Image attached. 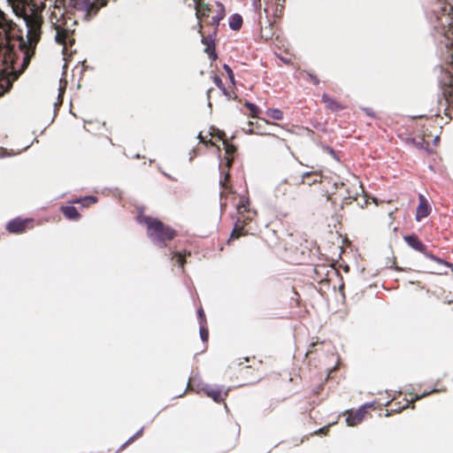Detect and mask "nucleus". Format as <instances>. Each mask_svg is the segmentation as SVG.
<instances>
[{
  "label": "nucleus",
  "mask_w": 453,
  "mask_h": 453,
  "mask_svg": "<svg viewBox=\"0 0 453 453\" xmlns=\"http://www.w3.org/2000/svg\"><path fill=\"white\" fill-rule=\"evenodd\" d=\"M47 9L49 22L55 29V40L59 44H64L67 36V29L65 28L66 20L61 2L50 1V4L34 3L30 14H25L24 21L27 27V41L21 40L19 42V49L22 54L21 68L24 70L29 64L30 58L34 54L35 47L40 39L41 27L42 23L41 12Z\"/></svg>",
  "instance_id": "nucleus-1"
},
{
  "label": "nucleus",
  "mask_w": 453,
  "mask_h": 453,
  "mask_svg": "<svg viewBox=\"0 0 453 453\" xmlns=\"http://www.w3.org/2000/svg\"><path fill=\"white\" fill-rule=\"evenodd\" d=\"M10 26L0 11V62L6 65H13L17 59L15 46L17 41L9 35Z\"/></svg>",
  "instance_id": "nucleus-2"
},
{
  "label": "nucleus",
  "mask_w": 453,
  "mask_h": 453,
  "mask_svg": "<svg viewBox=\"0 0 453 453\" xmlns=\"http://www.w3.org/2000/svg\"><path fill=\"white\" fill-rule=\"evenodd\" d=\"M144 222L148 226L147 234L151 242L159 246L165 247L166 240H172L175 236V231L165 226L160 220L146 218Z\"/></svg>",
  "instance_id": "nucleus-3"
},
{
  "label": "nucleus",
  "mask_w": 453,
  "mask_h": 453,
  "mask_svg": "<svg viewBox=\"0 0 453 453\" xmlns=\"http://www.w3.org/2000/svg\"><path fill=\"white\" fill-rule=\"evenodd\" d=\"M215 36L216 32H213L206 37L202 36L201 39V42L203 44H205L204 51L208 54L209 58L213 61L216 60L218 58L215 51Z\"/></svg>",
  "instance_id": "nucleus-4"
},
{
  "label": "nucleus",
  "mask_w": 453,
  "mask_h": 453,
  "mask_svg": "<svg viewBox=\"0 0 453 453\" xmlns=\"http://www.w3.org/2000/svg\"><path fill=\"white\" fill-rule=\"evenodd\" d=\"M29 222H31V219H22L20 218H16L9 221V223L6 226V229L10 233L19 234L26 229Z\"/></svg>",
  "instance_id": "nucleus-5"
},
{
  "label": "nucleus",
  "mask_w": 453,
  "mask_h": 453,
  "mask_svg": "<svg viewBox=\"0 0 453 453\" xmlns=\"http://www.w3.org/2000/svg\"><path fill=\"white\" fill-rule=\"evenodd\" d=\"M71 7L77 11L83 12L85 15H88L91 10L95 7L94 0H69Z\"/></svg>",
  "instance_id": "nucleus-6"
},
{
  "label": "nucleus",
  "mask_w": 453,
  "mask_h": 453,
  "mask_svg": "<svg viewBox=\"0 0 453 453\" xmlns=\"http://www.w3.org/2000/svg\"><path fill=\"white\" fill-rule=\"evenodd\" d=\"M366 413V404L362 405L355 412L349 413L346 418V423L349 426H354L359 424Z\"/></svg>",
  "instance_id": "nucleus-7"
},
{
  "label": "nucleus",
  "mask_w": 453,
  "mask_h": 453,
  "mask_svg": "<svg viewBox=\"0 0 453 453\" xmlns=\"http://www.w3.org/2000/svg\"><path fill=\"white\" fill-rule=\"evenodd\" d=\"M321 100L325 104L326 107L333 111H339L344 109L341 104L326 94L322 95Z\"/></svg>",
  "instance_id": "nucleus-8"
},
{
  "label": "nucleus",
  "mask_w": 453,
  "mask_h": 453,
  "mask_svg": "<svg viewBox=\"0 0 453 453\" xmlns=\"http://www.w3.org/2000/svg\"><path fill=\"white\" fill-rule=\"evenodd\" d=\"M403 239L406 242V243L415 250L424 252V250H426L425 245L414 234L404 236Z\"/></svg>",
  "instance_id": "nucleus-9"
},
{
  "label": "nucleus",
  "mask_w": 453,
  "mask_h": 453,
  "mask_svg": "<svg viewBox=\"0 0 453 453\" xmlns=\"http://www.w3.org/2000/svg\"><path fill=\"white\" fill-rule=\"evenodd\" d=\"M419 204L417 208L416 212V219L419 220L420 219L426 218L430 213V209L426 203V200L422 195H419Z\"/></svg>",
  "instance_id": "nucleus-10"
},
{
  "label": "nucleus",
  "mask_w": 453,
  "mask_h": 453,
  "mask_svg": "<svg viewBox=\"0 0 453 453\" xmlns=\"http://www.w3.org/2000/svg\"><path fill=\"white\" fill-rule=\"evenodd\" d=\"M204 392L207 396L212 398L216 403L223 401L222 391L218 388L206 387Z\"/></svg>",
  "instance_id": "nucleus-11"
},
{
  "label": "nucleus",
  "mask_w": 453,
  "mask_h": 453,
  "mask_svg": "<svg viewBox=\"0 0 453 453\" xmlns=\"http://www.w3.org/2000/svg\"><path fill=\"white\" fill-rule=\"evenodd\" d=\"M228 25L232 30H239L242 25V16L238 13H234L230 15L228 19Z\"/></svg>",
  "instance_id": "nucleus-12"
},
{
  "label": "nucleus",
  "mask_w": 453,
  "mask_h": 453,
  "mask_svg": "<svg viewBox=\"0 0 453 453\" xmlns=\"http://www.w3.org/2000/svg\"><path fill=\"white\" fill-rule=\"evenodd\" d=\"M61 210L69 219H77L80 217L77 208L73 205L62 206Z\"/></svg>",
  "instance_id": "nucleus-13"
},
{
  "label": "nucleus",
  "mask_w": 453,
  "mask_h": 453,
  "mask_svg": "<svg viewBox=\"0 0 453 453\" xmlns=\"http://www.w3.org/2000/svg\"><path fill=\"white\" fill-rule=\"evenodd\" d=\"M219 11L218 13L211 18L212 23L218 27L220 20H222L225 17V10L222 4H218Z\"/></svg>",
  "instance_id": "nucleus-14"
},
{
  "label": "nucleus",
  "mask_w": 453,
  "mask_h": 453,
  "mask_svg": "<svg viewBox=\"0 0 453 453\" xmlns=\"http://www.w3.org/2000/svg\"><path fill=\"white\" fill-rule=\"evenodd\" d=\"M265 113L274 120H281L283 119L282 111L277 108L267 109Z\"/></svg>",
  "instance_id": "nucleus-15"
},
{
  "label": "nucleus",
  "mask_w": 453,
  "mask_h": 453,
  "mask_svg": "<svg viewBox=\"0 0 453 453\" xmlns=\"http://www.w3.org/2000/svg\"><path fill=\"white\" fill-rule=\"evenodd\" d=\"M210 9L204 4H197L196 6V17L199 19L200 16H208Z\"/></svg>",
  "instance_id": "nucleus-16"
},
{
  "label": "nucleus",
  "mask_w": 453,
  "mask_h": 453,
  "mask_svg": "<svg viewBox=\"0 0 453 453\" xmlns=\"http://www.w3.org/2000/svg\"><path fill=\"white\" fill-rule=\"evenodd\" d=\"M245 106L250 110L252 118H255L258 112V107L250 102H246Z\"/></svg>",
  "instance_id": "nucleus-17"
},
{
  "label": "nucleus",
  "mask_w": 453,
  "mask_h": 453,
  "mask_svg": "<svg viewBox=\"0 0 453 453\" xmlns=\"http://www.w3.org/2000/svg\"><path fill=\"white\" fill-rule=\"evenodd\" d=\"M286 183H280L277 188H275L276 196H284L288 189L285 187Z\"/></svg>",
  "instance_id": "nucleus-18"
},
{
  "label": "nucleus",
  "mask_w": 453,
  "mask_h": 453,
  "mask_svg": "<svg viewBox=\"0 0 453 453\" xmlns=\"http://www.w3.org/2000/svg\"><path fill=\"white\" fill-rule=\"evenodd\" d=\"M199 334H200V338L203 342H205L208 340V337H209L208 330L206 328H204L203 326H200Z\"/></svg>",
  "instance_id": "nucleus-19"
},
{
  "label": "nucleus",
  "mask_w": 453,
  "mask_h": 453,
  "mask_svg": "<svg viewBox=\"0 0 453 453\" xmlns=\"http://www.w3.org/2000/svg\"><path fill=\"white\" fill-rule=\"evenodd\" d=\"M223 68L226 71V73H227V76H228L229 80L231 81V82L234 83V73H233L231 67L228 65L225 64L223 65Z\"/></svg>",
  "instance_id": "nucleus-20"
},
{
  "label": "nucleus",
  "mask_w": 453,
  "mask_h": 453,
  "mask_svg": "<svg viewBox=\"0 0 453 453\" xmlns=\"http://www.w3.org/2000/svg\"><path fill=\"white\" fill-rule=\"evenodd\" d=\"M249 207V201L245 198H242L239 202L238 208L243 209L244 211H247Z\"/></svg>",
  "instance_id": "nucleus-21"
},
{
  "label": "nucleus",
  "mask_w": 453,
  "mask_h": 453,
  "mask_svg": "<svg viewBox=\"0 0 453 453\" xmlns=\"http://www.w3.org/2000/svg\"><path fill=\"white\" fill-rule=\"evenodd\" d=\"M81 201H88L90 203H95L97 201V198L93 196H88L78 200V202Z\"/></svg>",
  "instance_id": "nucleus-22"
},
{
  "label": "nucleus",
  "mask_w": 453,
  "mask_h": 453,
  "mask_svg": "<svg viewBox=\"0 0 453 453\" xmlns=\"http://www.w3.org/2000/svg\"><path fill=\"white\" fill-rule=\"evenodd\" d=\"M11 85H12V83L8 78H1L0 79V86L1 87L6 86V88H9Z\"/></svg>",
  "instance_id": "nucleus-23"
},
{
  "label": "nucleus",
  "mask_w": 453,
  "mask_h": 453,
  "mask_svg": "<svg viewBox=\"0 0 453 453\" xmlns=\"http://www.w3.org/2000/svg\"><path fill=\"white\" fill-rule=\"evenodd\" d=\"M175 257H176V262L182 267L183 264L185 262L184 257L181 256L180 254H176Z\"/></svg>",
  "instance_id": "nucleus-24"
},
{
  "label": "nucleus",
  "mask_w": 453,
  "mask_h": 453,
  "mask_svg": "<svg viewBox=\"0 0 453 453\" xmlns=\"http://www.w3.org/2000/svg\"><path fill=\"white\" fill-rule=\"evenodd\" d=\"M423 253H424V255H425L426 257H428V258H430V259H432V260H435V261H437L438 263H442V260H441V259H439V258H436L433 254L426 253L425 250H424V252H423Z\"/></svg>",
  "instance_id": "nucleus-25"
},
{
  "label": "nucleus",
  "mask_w": 453,
  "mask_h": 453,
  "mask_svg": "<svg viewBox=\"0 0 453 453\" xmlns=\"http://www.w3.org/2000/svg\"><path fill=\"white\" fill-rule=\"evenodd\" d=\"M226 153L233 152L234 150V146L229 145L226 141L223 142Z\"/></svg>",
  "instance_id": "nucleus-26"
},
{
  "label": "nucleus",
  "mask_w": 453,
  "mask_h": 453,
  "mask_svg": "<svg viewBox=\"0 0 453 453\" xmlns=\"http://www.w3.org/2000/svg\"><path fill=\"white\" fill-rule=\"evenodd\" d=\"M311 174L310 172H306L302 174V178H301V180H300V183H303L304 182V180L306 177H308L309 175Z\"/></svg>",
  "instance_id": "nucleus-27"
},
{
  "label": "nucleus",
  "mask_w": 453,
  "mask_h": 453,
  "mask_svg": "<svg viewBox=\"0 0 453 453\" xmlns=\"http://www.w3.org/2000/svg\"><path fill=\"white\" fill-rule=\"evenodd\" d=\"M142 430H143V428L142 427V428H141V429H140V430H139V431H138L134 435L131 436V437L128 439V441H133V440H134V438L135 436L140 435V434L142 433Z\"/></svg>",
  "instance_id": "nucleus-28"
},
{
  "label": "nucleus",
  "mask_w": 453,
  "mask_h": 453,
  "mask_svg": "<svg viewBox=\"0 0 453 453\" xmlns=\"http://www.w3.org/2000/svg\"><path fill=\"white\" fill-rule=\"evenodd\" d=\"M197 313H198V316H199L200 319H201L202 321H203V320H204V313H203V311L202 309H200V310H198V312H197Z\"/></svg>",
  "instance_id": "nucleus-29"
},
{
  "label": "nucleus",
  "mask_w": 453,
  "mask_h": 453,
  "mask_svg": "<svg viewBox=\"0 0 453 453\" xmlns=\"http://www.w3.org/2000/svg\"><path fill=\"white\" fill-rule=\"evenodd\" d=\"M214 82L218 87H220L221 85V80L219 77L214 78Z\"/></svg>",
  "instance_id": "nucleus-30"
},
{
  "label": "nucleus",
  "mask_w": 453,
  "mask_h": 453,
  "mask_svg": "<svg viewBox=\"0 0 453 453\" xmlns=\"http://www.w3.org/2000/svg\"><path fill=\"white\" fill-rule=\"evenodd\" d=\"M364 111L366 112L367 115L373 117L374 114L372 112V111L368 108L364 109Z\"/></svg>",
  "instance_id": "nucleus-31"
},
{
  "label": "nucleus",
  "mask_w": 453,
  "mask_h": 453,
  "mask_svg": "<svg viewBox=\"0 0 453 453\" xmlns=\"http://www.w3.org/2000/svg\"><path fill=\"white\" fill-rule=\"evenodd\" d=\"M311 79H312V81H313V82H314L315 84H318V83H319V80L317 79V77H313V76H311Z\"/></svg>",
  "instance_id": "nucleus-32"
},
{
  "label": "nucleus",
  "mask_w": 453,
  "mask_h": 453,
  "mask_svg": "<svg viewBox=\"0 0 453 453\" xmlns=\"http://www.w3.org/2000/svg\"><path fill=\"white\" fill-rule=\"evenodd\" d=\"M64 90H65V88H61V87L59 88L58 97L61 96V94L64 93Z\"/></svg>",
  "instance_id": "nucleus-33"
},
{
  "label": "nucleus",
  "mask_w": 453,
  "mask_h": 453,
  "mask_svg": "<svg viewBox=\"0 0 453 453\" xmlns=\"http://www.w3.org/2000/svg\"><path fill=\"white\" fill-rule=\"evenodd\" d=\"M426 395V393H424V394H422L421 395H417V396L415 397V399H416V400L420 399V398H422L423 396H425Z\"/></svg>",
  "instance_id": "nucleus-34"
},
{
  "label": "nucleus",
  "mask_w": 453,
  "mask_h": 453,
  "mask_svg": "<svg viewBox=\"0 0 453 453\" xmlns=\"http://www.w3.org/2000/svg\"><path fill=\"white\" fill-rule=\"evenodd\" d=\"M236 233H237L236 228H234V230H233V232L231 234V237H233Z\"/></svg>",
  "instance_id": "nucleus-35"
},
{
  "label": "nucleus",
  "mask_w": 453,
  "mask_h": 453,
  "mask_svg": "<svg viewBox=\"0 0 453 453\" xmlns=\"http://www.w3.org/2000/svg\"><path fill=\"white\" fill-rule=\"evenodd\" d=\"M199 29H198V33L201 34V28H202V25L200 23L197 24Z\"/></svg>",
  "instance_id": "nucleus-36"
},
{
  "label": "nucleus",
  "mask_w": 453,
  "mask_h": 453,
  "mask_svg": "<svg viewBox=\"0 0 453 453\" xmlns=\"http://www.w3.org/2000/svg\"><path fill=\"white\" fill-rule=\"evenodd\" d=\"M365 404H366V408H367V407H372V403H365Z\"/></svg>",
  "instance_id": "nucleus-37"
},
{
  "label": "nucleus",
  "mask_w": 453,
  "mask_h": 453,
  "mask_svg": "<svg viewBox=\"0 0 453 453\" xmlns=\"http://www.w3.org/2000/svg\"><path fill=\"white\" fill-rule=\"evenodd\" d=\"M439 140V136H435L434 142H436Z\"/></svg>",
  "instance_id": "nucleus-38"
},
{
  "label": "nucleus",
  "mask_w": 453,
  "mask_h": 453,
  "mask_svg": "<svg viewBox=\"0 0 453 453\" xmlns=\"http://www.w3.org/2000/svg\"><path fill=\"white\" fill-rule=\"evenodd\" d=\"M266 124H272V125H274V126H278L277 124H275V123H270L269 121H266Z\"/></svg>",
  "instance_id": "nucleus-39"
},
{
  "label": "nucleus",
  "mask_w": 453,
  "mask_h": 453,
  "mask_svg": "<svg viewBox=\"0 0 453 453\" xmlns=\"http://www.w3.org/2000/svg\"><path fill=\"white\" fill-rule=\"evenodd\" d=\"M198 138H200L202 140V135L201 134H198Z\"/></svg>",
  "instance_id": "nucleus-40"
}]
</instances>
